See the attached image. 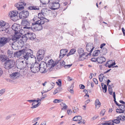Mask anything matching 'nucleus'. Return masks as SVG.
I'll return each instance as SVG.
<instances>
[{
  "mask_svg": "<svg viewBox=\"0 0 125 125\" xmlns=\"http://www.w3.org/2000/svg\"><path fill=\"white\" fill-rule=\"evenodd\" d=\"M12 28L15 32V34L12 36V39L13 41H17V40L20 38L21 36L19 34L20 33L22 32L23 29L22 28L21 29V26L18 24L15 23L12 26Z\"/></svg>",
  "mask_w": 125,
  "mask_h": 125,
  "instance_id": "nucleus-1",
  "label": "nucleus"
},
{
  "mask_svg": "<svg viewBox=\"0 0 125 125\" xmlns=\"http://www.w3.org/2000/svg\"><path fill=\"white\" fill-rule=\"evenodd\" d=\"M22 59H24L25 61H26L30 58H33L34 56L33 55V51L30 49H23Z\"/></svg>",
  "mask_w": 125,
  "mask_h": 125,
  "instance_id": "nucleus-2",
  "label": "nucleus"
},
{
  "mask_svg": "<svg viewBox=\"0 0 125 125\" xmlns=\"http://www.w3.org/2000/svg\"><path fill=\"white\" fill-rule=\"evenodd\" d=\"M7 57L5 55H0V60L4 64L3 67L5 69H8V60Z\"/></svg>",
  "mask_w": 125,
  "mask_h": 125,
  "instance_id": "nucleus-3",
  "label": "nucleus"
},
{
  "mask_svg": "<svg viewBox=\"0 0 125 125\" xmlns=\"http://www.w3.org/2000/svg\"><path fill=\"white\" fill-rule=\"evenodd\" d=\"M39 68L40 72L42 73H45L47 72L46 69L47 67V63L44 62H41L39 64Z\"/></svg>",
  "mask_w": 125,
  "mask_h": 125,
  "instance_id": "nucleus-4",
  "label": "nucleus"
},
{
  "mask_svg": "<svg viewBox=\"0 0 125 125\" xmlns=\"http://www.w3.org/2000/svg\"><path fill=\"white\" fill-rule=\"evenodd\" d=\"M39 64L38 63L35 64L34 65L29 64L27 67H29L30 66V69L32 73H36L39 71Z\"/></svg>",
  "mask_w": 125,
  "mask_h": 125,
  "instance_id": "nucleus-5",
  "label": "nucleus"
},
{
  "mask_svg": "<svg viewBox=\"0 0 125 125\" xmlns=\"http://www.w3.org/2000/svg\"><path fill=\"white\" fill-rule=\"evenodd\" d=\"M18 14L16 10H14L11 11L9 13V16L10 19L14 21H15L18 20L17 15Z\"/></svg>",
  "mask_w": 125,
  "mask_h": 125,
  "instance_id": "nucleus-6",
  "label": "nucleus"
},
{
  "mask_svg": "<svg viewBox=\"0 0 125 125\" xmlns=\"http://www.w3.org/2000/svg\"><path fill=\"white\" fill-rule=\"evenodd\" d=\"M45 52V50L43 49H40L38 51L36 54V57L39 61H41L43 59Z\"/></svg>",
  "mask_w": 125,
  "mask_h": 125,
  "instance_id": "nucleus-7",
  "label": "nucleus"
},
{
  "mask_svg": "<svg viewBox=\"0 0 125 125\" xmlns=\"http://www.w3.org/2000/svg\"><path fill=\"white\" fill-rule=\"evenodd\" d=\"M59 61L56 62L55 63L52 59L49 60L47 64V67L48 68V69L50 71H51L53 69V67L55 65H57Z\"/></svg>",
  "mask_w": 125,
  "mask_h": 125,
  "instance_id": "nucleus-8",
  "label": "nucleus"
},
{
  "mask_svg": "<svg viewBox=\"0 0 125 125\" xmlns=\"http://www.w3.org/2000/svg\"><path fill=\"white\" fill-rule=\"evenodd\" d=\"M26 5V3L23 0H21L19 2L17 3L15 5V6L16 7L18 10H22L24 9V7Z\"/></svg>",
  "mask_w": 125,
  "mask_h": 125,
  "instance_id": "nucleus-9",
  "label": "nucleus"
},
{
  "mask_svg": "<svg viewBox=\"0 0 125 125\" xmlns=\"http://www.w3.org/2000/svg\"><path fill=\"white\" fill-rule=\"evenodd\" d=\"M49 8L51 9L55 10L59 8L60 4L59 3L53 2L49 3Z\"/></svg>",
  "mask_w": 125,
  "mask_h": 125,
  "instance_id": "nucleus-10",
  "label": "nucleus"
},
{
  "mask_svg": "<svg viewBox=\"0 0 125 125\" xmlns=\"http://www.w3.org/2000/svg\"><path fill=\"white\" fill-rule=\"evenodd\" d=\"M94 47L93 46V44L92 43H87L86 45V49L87 50L90 52L88 54L89 55H91V53L93 51Z\"/></svg>",
  "mask_w": 125,
  "mask_h": 125,
  "instance_id": "nucleus-11",
  "label": "nucleus"
},
{
  "mask_svg": "<svg viewBox=\"0 0 125 125\" xmlns=\"http://www.w3.org/2000/svg\"><path fill=\"white\" fill-rule=\"evenodd\" d=\"M29 15V12L27 10H23L19 14V17L20 19H24L27 17Z\"/></svg>",
  "mask_w": 125,
  "mask_h": 125,
  "instance_id": "nucleus-12",
  "label": "nucleus"
},
{
  "mask_svg": "<svg viewBox=\"0 0 125 125\" xmlns=\"http://www.w3.org/2000/svg\"><path fill=\"white\" fill-rule=\"evenodd\" d=\"M28 64L27 62L26 61H21L20 62H18L17 64L18 68L19 69H21V68H23L26 67V66L28 65Z\"/></svg>",
  "mask_w": 125,
  "mask_h": 125,
  "instance_id": "nucleus-13",
  "label": "nucleus"
},
{
  "mask_svg": "<svg viewBox=\"0 0 125 125\" xmlns=\"http://www.w3.org/2000/svg\"><path fill=\"white\" fill-rule=\"evenodd\" d=\"M78 52L79 54L80 57L79 58V61L83 60L84 59V58L83 57L85 55L84 53V51L83 49L82 48H80L78 50Z\"/></svg>",
  "mask_w": 125,
  "mask_h": 125,
  "instance_id": "nucleus-14",
  "label": "nucleus"
},
{
  "mask_svg": "<svg viewBox=\"0 0 125 125\" xmlns=\"http://www.w3.org/2000/svg\"><path fill=\"white\" fill-rule=\"evenodd\" d=\"M68 50L67 49H62L60 51V53L59 58L60 59H61L64 57L67 53Z\"/></svg>",
  "mask_w": 125,
  "mask_h": 125,
  "instance_id": "nucleus-15",
  "label": "nucleus"
},
{
  "mask_svg": "<svg viewBox=\"0 0 125 125\" xmlns=\"http://www.w3.org/2000/svg\"><path fill=\"white\" fill-rule=\"evenodd\" d=\"M118 106L119 109H116V112L119 113H123L124 112V111H125V105L120 104Z\"/></svg>",
  "mask_w": 125,
  "mask_h": 125,
  "instance_id": "nucleus-16",
  "label": "nucleus"
},
{
  "mask_svg": "<svg viewBox=\"0 0 125 125\" xmlns=\"http://www.w3.org/2000/svg\"><path fill=\"white\" fill-rule=\"evenodd\" d=\"M7 39L4 37H0V48L4 46L7 42Z\"/></svg>",
  "mask_w": 125,
  "mask_h": 125,
  "instance_id": "nucleus-17",
  "label": "nucleus"
},
{
  "mask_svg": "<svg viewBox=\"0 0 125 125\" xmlns=\"http://www.w3.org/2000/svg\"><path fill=\"white\" fill-rule=\"evenodd\" d=\"M28 36H26L27 39L33 40L36 38V35L35 33H27Z\"/></svg>",
  "mask_w": 125,
  "mask_h": 125,
  "instance_id": "nucleus-18",
  "label": "nucleus"
},
{
  "mask_svg": "<svg viewBox=\"0 0 125 125\" xmlns=\"http://www.w3.org/2000/svg\"><path fill=\"white\" fill-rule=\"evenodd\" d=\"M15 62L12 60H10L8 59V69L14 67Z\"/></svg>",
  "mask_w": 125,
  "mask_h": 125,
  "instance_id": "nucleus-19",
  "label": "nucleus"
},
{
  "mask_svg": "<svg viewBox=\"0 0 125 125\" xmlns=\"http://www.w3.org/2000/svg\"><path fill=\"white\" fill-rule=\"evenodd\" d=\"M34 31L36 30L40 31L42 29V25L39 24H36L34 26Z\"/></svg>",
  "mask_w": 125,
  "mask_h": 125,
  "instance_id": "nucleus-20",
  "label": "nucleus"
},
{
  "mask_svg": "<svg viewBox=\"0 0 125 125\" xmlns=\"http://www.w3.org/2000/svg\"><path fill=\"white\" fill-rule=\"evenodd\" d=\"M19 77V74L18 72H15L12 73L10 75V78L12 79H15Z\"/></svg>",
  "mask_w": 125,
  "mask_h": 125,
  "instance_id": "nucleus-21",
  "label": "nucleus"
},
{
  "mask_svg": "<svg viewBox=\"0 0 125 125\" xmlns=\"http://www.w3.org/2000/svg\"><path fill=\"white\" fill-rule=\"evenodd\" d=\"M39 20L40 19L38 16H35L33 19V21L34 22L32 23V24L34 26L36 24H38L39 21H40Z\"/></svg>",
  "mask_w": 125,
  "mask_h": 125,
  "instance_id": "nucleus-22",
  "label": "nucleus"
},
{
  "mask_svg": "<svg viewBox=\"0 0 125 125\" xmlns=\"http://www.w3.org/2000/svg\"><path fill=\"white\" fill-rule=\"evenodd\" d=\"M105 58L104 57H98L97 62L98 63L102 64L106 61Z\"/></svg>",
  "mask_w": 125,
  "mask_h": 125,
  "instance_id": "nucleus-23",
  "label": "nucleus"
},
{
  "mask_svg": "<svg viewBox=\"0 0 125 125\" xmlns=\"http://www.w3.org/2000/svg\"><path fill=\"white\" fill-rule=\"evenodd\" d=\"M23 49L20 50L19 51L14 53V56H16L18 57H20L22 54H23Z\"/></svg>",
  "mask_w": 125,
  "mask_h": 125,
  "instance_id": "nucleus-24",
  "label": "nucleus"
},
{
  "mask_svg": "<svg viewBox=\"0 0 125 125\" xmlns=\"http://www.w3.org/2000/svg\"><path fill=\"white\" fill-rule=\"evenodd\" d=\"M6 24L0 25V31L7 30H6L8 29V28L5 27V25Z\"/></svg>",
  "mask_w": 125,
  "mask_h": 125,
  "instance_id": "nucleus-25",
  "label": "nucleus"
},
{
  "mask_svg": "<svg viewBox=\"0 0 125 125\" xmlns=\"http://www.w3.org/2000/svg\"><path fill=\"white\" fill-rule=\"evenodd\" d=\"M28 9L30 10H39V8L38 6H30L28 7Z\"/></svg>",
  "mask_w": 125,
  "mask_h": 125,
  "instance_id": "nucleus-26",
  "label": "nucleus"
},
{
  "mask_svg": "<svg viewBox=\"0 0 125 125\" xmlns=\"http://www.w3.org/2000/svg\"><path fill=\"white\" fill-rule=\"evenodd\" d=\"M82 119V117L80 116H76L73 118V120L74 121H80Z\"/></svg>",
  "mask_w": 125,
  "mask_h": 125,
  "instance_id": "nucleus-27",
  "label": "nucleus"
},
{
  "mask_svg": "<svg viewBox=\"0 0 125 125\" xmlns=\"http://www.w3.org/2000/svg\"><path fill=\"white\" fill-rule=\"evenodd\" d=\"M76 51V50L75 49H72L70 51V52L67 54V56H68L71 55L73 54Z\"/></svg>",
  "mask_w": 125,
  "mask_h": 125,
  "instance_id": "nucleus-28",
  "label": "nucleus"
},
{
  "mask_svg": "<svg viewBox=\"0 0 125 125\" xmlns=\"http://www.w3.org/2000/svg\"><path fill=\"white\" fill-rule=\"evenodd\" d=\"M100 51L99 50H96L93 52L92 55L93 56H97L100 53Z\"/></svg>",
  "mask_w": 125,
  "mask_h": 125,
  "instance_id": "nucleus-29",
  "label": "nucleus"
},
{
  "mask_svg": "<svg viewBox=\"0 0 125 125\" xmlns=\"http://www.w3.org/2000/svg\"><path fill=\"white\" fill-rule=\"evenodd\" d=\"M101 103L99 102L98 99H97L95 100V104L96 107H98V108H99L100 107L101 105Z\"/></svg>",
  "mask_w": 125,
  "mask_h": 125,
  "instance_id": "nucleus-30",
  "label": "nucleus"
},
{
  "mask_svg": "<svg viewBox=\"0 0 125 125\" xmlns=\"http://www.w3.org/2000/svg\"><path fill=\"white\" fill-rule=\"evenodd\" d=\"M24 24L25 26H29L30 25V23L29 22V21L27 20H23L22 21Z\"/></svg>",
  "mask_w": 125,
  "mask_h": 125,
  "instance_id": "nucleus-31",
  "label": "nucleus"
},
{
  "mask_svg": "<svg viewBox=\"0 0 125 125\" xmlns=\"http://www.w3.org/2000/svg\"><path fill=\"white\" fill-rule=\"evenodd\" d=\"M45 15H44V14H43L42 12L41 13H39L38 14V17L39 18L40 20L43 19Z\"/></svg>",
  "mask_w": 125,
  "mask_h": 125,
  "instance_id": "nucleus-32",
  "label": "nucleus"
},
{
  "mask_svg": "<svg viewBox=\"0 0 125 125\" xmlns=\"http://www.w3.org/2000/svg\"><path fill=\"white\" fill-rule=\"evenodd\" d=\"M34 26L32 24L31 26V27H28L27 26H26L23 27V29H27L29 30H31L32 31H34Z\"/></svg>",
  "mask_w": 125,
  "mask_h": 125,
  "instance_id": "nucleus-33",
  "label": "nucleus"
},
{
  "mask_svg": "<svg viewBox=\"0 0 125 125\" xmlns=\"http://www.w3.org/2000/svg\"><path fill=\"white\" fill-rule=\"evenodd\" d=\"M103 125H114V124L113 123V122H110L109 121H106L105 122L103 123Z\"/></svg>",
  "mask_w": 125,
  "mask_h": 125,
  "instance_id": "nucleus-34",
  "label": "nucleus"
},
{
  "mask_svg": "<svg viewBox=\"0 0 125 125\" xmlns=\"http://www.w3.org/2000/svg\"><path fill=\"white\" fill-rule=\"evenodd\" d=\"M108 90L110 94L111 95H112L113 91L111 85H109L108 86Z\"/></svg>",
  "mask_w": 125,
  "mask_h": 125,
  "instance_id": "nucleus-35",
  "label": "nucleus"
},
{
  "mask_svg": "<svg viewBox=\"0 0 125 125\" xmlns=\"http://www.w3.org/2000/svg\"><path fill=\"white\" fill-rule=\"evenodd\" d=\"M62 89V88L60 87H59L58 88H57L56 90H55L53 93V94H57V93H58V92H60V91L61 90V89Z\"/></svg>",
  "mask_w": 125,
  "mask_h": 125,
  "instance_id": "nucleus-36",
  "label": "nucleus"
},
{
  "mask_svg": "<svg viewBox=\"0 0 125 125\" xmlns=\"http://www.w3.org/2000/svg\"><path fill=\"white\" fill-rule=\"evenodd\" d=\"M58 61H59L58 62V63H60V66L61 67H62L63 66L65 63V62L63 60H62L60 61L59 60Z\"/></svg>",
  "mask_w": 125,
  "mask_h": 125,
  "instance_id": "nucleus-37",
  "label": "nucleus"
},
{
  "mask_svg": "<svg viewBox=\"0 0 125 125\" xmlns=\"http://www.w3.org/2000/svg\"><path fill=\"white\" fill-rule=\"evenodd\" d=\"M113 123H115L116 124H119L120 123V121L118 119H115L112 121Z\"/></svg>",
  "mask_w": 125,
  "mask_h": 125,
  "instance_id": "nucleus-38",
  "label": "nucleus"
},
{
  "mask_svg": "<svg viewBox=\"0 0 125 125\" xmlns=\"http://www.w3.org/2000/svg\"><path fill=\"white\" fill-rule=\"evenodd\" d=\"M106 112L105 110L104 109H102L100 113V115L101 116H103Z\"/></svg>",
  "mask_w": 125,
  "mask_h": 125,
  "instance_id": "nucleus-39",
  "label": "nucleus"
},
{
  "mask_svg": "<svg viewBox=\"0 0 125 125\" xmlns=\"http://www.w3.org/2000/svg\"><path fill=\"white\" fill-rule=\"evenodd\" d=\"M102 88L103 92L104 93H106L107 90L106 85H104V87H102Z\"/></svg>",
  "mask_w": 125,
  "mask_h": 125,
  "instance_id": "nucleus-40",
  "label": "nucleus"
},
{
  "mask_svg": "<svg viewBox=\"0 0 125 125\" xmlns=\"http://www.w3.org/2000/svg\"><path fill=\"white\" fill-rule=\"evenodd\" d=\"M41 104V103H40V104H39V103H38L36 104L33 105V106L31 107V108L32 109H34V108H36L39 106Z\"/></svg>",
  "mask_w": 125,
  "mask_h": 125,
  "instance_id": "nucleus-41",
  "label": "nucleus"
},
{
  "mask_svg": "<svg viewBox=\"0 0 125 125\" xmlns=\"http://www.w3.org/2000/svg\"><path fill=\"white\" fill-rule=\"evenodd\" d=\"M58 82H56V83L59 86H61V81L60 79H58Z\"/></svg>",
  "mask_w": 125,
  "mask_h": 125,
  "instance_id": "nucleus-42",
  "label": "nucleus"
},
{
  "mask_svg": "<svg viewBox=\"0 0 125 125\" xmlns=\"http://www.w3.org/2000/svg\"><path fill=\"white\" fill-rule=\"evenodd\" d=\"M5 89H2L0 90V96L5 91Z\"/></svg>",
  "mask_w": 125,
  "mask_h": 125,
  "instance_id": "nucleus-43",
  "label": "nucleus"
},
{
  "mask_svg": "<svg viewBox=\"0 0 125 125\" xmlns=\"http://www.w3.org/2000/svg\"><path fill=\"white\" fill-rule=\"evenodd\" d=\"M73 112L74 113H76L78 111V109L76 107H74L73 108Z\"/></svg>",
  "mask_w": 125,
  "mask_h": 125,
  "instance_id": "nucleus-44",
  "label": "nucleus"
},
{
  "mask_svg": "<svg viewBox=\"0 0 125 125\" xmlns=\"http://www.w3.org/2000/svg\"><path fill=\"white\" fill-rule=\"evenodd\" d=\"M39 21H39V23H38V24H39L41 25L44 24L45 22L44 21V20H40Z\"/></svg>",
  "mask_w": 125,
  "mask_h": 125,
  "instance_id": "nucleus-45",
  "label": "nucleus"
},
{
  "mask_svg": "<svg viewBox=\"0 0 125 125\" xmlns=\"http://www.w3.org/2000/svg\"><path fill=\"white\" fill-rule=\"evenodd\" d=\"M61 102V100L60 99H55L53 101V102L54 103H59Z\"/></svg>",
  "mask_w": 125,
  "mask_h": 125,
  "instance_id": "nucleus-46",
  "label": "nucleus"
},
{
  "mask_svg": "<svg viewBox=\"0 0 125 125\" xmlns=\"http://www.w3.org/2000/svg\"><path fill=\"white\" fill-rule=\"evenodd\" d=\"M115 62H114L112 63L110 65H108V67L109 68H110L113 66L114 65H115Z\"/></svg>",
  "mask_w": 125,
  "mask_h": 125,
  "instance_id": "nucleus-47",
  "label": "nucleus"
},
{
  "mask_svg": "<svg viewBox=\"0 0 125 125\" xmlns=\"http://www.w3.org/2000/svg\"><path fill=\"white\" fill-rule=\"evenodd\" d=\"M102 52H104V54H105L107 53V49L106 48H104Z\"/></svg>",
  "mask_w": 125,
  "mask_h": 125,
  "instance_id": "nucleus-48",
  "label": "nucleus"
},
{
  "mask_svg": "<svg viewBox=\"0 0 125 125\" xmlns=\"http://www.w3.org/2000/svg\"><path fill=\"white\" fill-rule=\"evenodd\" d=\"M98 58H93L91 59V60L92 61L94 62H97Z\"/></svg>",
  "mask_w": 125,
  "mask_h": 125,
  "instance_id": "nucleus-49",
  "label": "nucleus"
},
{
  "mask_svg": "<svg viewBox=\"0 0 125 125\" xmlns=\"http://www.w3.org/2000/svg\"><path fill=\"white\" fill-rule=\"evenodd\" d=\"M81 121H79L78 122V124H82V123H83V124H84L85 122L83 120H81Z\"/></svg>",
  "mask_w": 125,
  "mask_h": 125,
  "instance_id": "nucleus-50",
  "label": "nucleus"
},
{
  "mask_svg": "<svg viewBox=\"0 0 125 125\" xmlns=\"http://www.w3.org/2000/svg\"><path fill=\"white\" fill-rule=\"evenodd\" d=\"M63 105H64L63 107V108H62V110H63L64 109H66L67 107V105H66L65 104H63Z\"/></svg>",
  "mask_w": 125,
  "mask_h": 125,
  "instance_id": "nucleus-51",
  "label": "nucleus"
},
{
  "mask_svg": "<svg viewBox=\"0 0 125 125\" xmlns=\"http://www.w3.org/2000/svg\"><path fill=\"white\" fill-rule=\"evenodd\" d=\"M93 81L95 83V84H98V82L97 80L95 78L93 79Z\"/></svg>",
  "mask_w": 125,
  "mask_h": 125,
  "instance_id": "nucleus-52",
  "label": "nucleus"
},
{
  "mask_svg": "<svg viewBox=\"0 0 125 125\" xmlns=\"http://www.w3.org/2000/svg\"><path fill=\"white\" fill-rule=\"evenodd\" d=\"M72 112V111L70 109H69L67 110V113L68 115L71 114Z\"/></svg>",
  "mask_w": 125,
  "mask_h": 125,
  "instance_id": "nucleus-53",
  "label": "nucleus"
},
{
  "mask_svg": "<svg viewBox=\"0 0 125 125\" xmlns=\"http://www.w3.org/2000/svg\"><path fill=\"white\" fill-rule=\"evenodd\" d=\"M42 99V98H41L40 100H34V102H37L38 103H39V104H40V102H41V100Z\"/></svg>",
  "mask_w": 125,
  "mask_h": 125,
  "instance_id": "nucleus-54",
  "label": "nucleus"
},
{
  "mask_svg": "<svg viewBox=\"0 0 125 125\" xmlns=\"http://www.w3.org/2000/svg\"><path fill=\"white\" fill-rule=\"evenodd\" d=\"M80 88L81 89H83L85 88V86L83 84H80Z\"/></svg>",
  "mask_w": 125,
  "mask_h": 125,
  "instance_id": "nucleus-55",
  "label": "nucleus"
},
{
  "mask_svg": "<svg viewBox=\"0 0 125 125\" xmlns=\"http://www.w3.org/2000/svg\"><path fill=\"white\" fill-rule=\"evenodd\" d=\"M3 73L2 70L1 68L0 67V77L1 76Z\"/></svg>",
  "mask_w": 125,
  "mask_h": 125,
  "instance_id": "nucleus-56",
  "label": "nucleus"
},
{
  "mask_svg": "<svg viewBox=\"0 0 125 125\" xmlns=\"http://www.w3.org/2000/svg\"><path fill=\"white\" fill-rule=\"evenodd\" d=\"M3 24H6V22L0 20V25Z\"/></svg>",
  "mask_w": 125,
  "mask_h": 125,
  "instance_id": "nucleus-57",
  "label": "nucleus"
},
{
  "mask_svg": "<svg viewBox=\"0 0 125 125\" xmlns=\"http://www.w3.org/2000/svg\"><path fill=\"white\" fill-rule=\"evenodd\" d=\"M42 20H44V22H48L49 21V20L46 19L44 17V18Z\"/></svg>",
  "mask_w": 125,
  "mask_h": 125,
  "instance_id": "nucleus-58",
  "label": "nucleus"
},
{
  "mask_svg": "<svg viewBox=\"0 0 125 125\" xmlns=\"http://www.w3.org/2000/svg\"><path fill=\"white\" fill-rule=\"evenodd\" d=\"M105 43H103L101 45L100 48L102 49L104 46L105 45Z\"/></svg>",
  "mask_w": 125,
  "mask_h": 125,
  "instance_id": "nucleus-59",
  "label": "nucleus"
},
{
  "mask_svg": "<svg viewBox=\"0 0 125 125\" xmlns=\"http://www.w3.org/2000/svg\"><path fill=\"white\" fill-rule=\"evenodd\" d=\"M40 125H46V121H44L42 122Z\"/></svg>",
  "mask_w": 125,
  "mask_h": 125,
  "instance_id": "nucleus-60",
  "label": "nucleus"
},
{
  "mask_svg": "<svg viewBox=\"0 0 125 125\" xmlns=\"http://www.w3.org/2000/svg\"><path fill=\"white\" fill-rule=\"evenodd\" d=\"M122 30L124 35L125 36V30L124 28H122Z\"/></svg>",
  "mask_w": 125,
  "mask_h": 125,
  "instance_id": "nucleus-61",
  "label": "nucleus"
},
{
  "mask_svg": "<svg viewBox=\"0 0 125 125\" xmlns=\"http://www.w3.org/2000/svg\"><path fill=\"white\" fill-rule=\"evenodd\" d=\"M67 79L69 81H72V78L69 76L67 77Z\"/></svg>",
  "mask_w": 125,
  "mask_h": 125,
  "instance_id": "nucleus-62",
  "label": "nucleus"
},
{
  "mask_svg": "<svg viewBox=\"0 0 125 125\" xmlns=\"http://www.w3.org/2000/svg\"><path fill=\"white\" fill-rule=\"evenodd\" d=\"M121 120L122 121H124L125 120V116H123L122 117V118H121Z\"/></svg>",
  "mask_w": 125,
  "mask_h": 125,
  "instance_id": "nucleus-63",
  "label": "nucleus"
},
{
  "mask_svg": "<svg viewBox=\"0 0 125 125\" xmlns=\"http://www.w3.org/2000/svg\"><path fill=\"white\" fill-rule=\"evenodd\" d=\"M90 102V100H88L86 101L85 102V105H86V104H88V103Z\"/></svg>",
  "mask_w": 125,
  "mask_h": 125,
  "instance_id": "nucleus-64",
  "label": "nucleus"
}]
</instances>
